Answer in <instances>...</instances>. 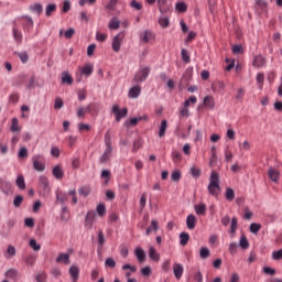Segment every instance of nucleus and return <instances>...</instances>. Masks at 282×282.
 Listing matches in <instances>:
<instances>
[{"label":"nucleus","mask_w":282,"mask_h":282,"mask_svg":"<svg viewBox=\"0 0 282 282\" xmlns=\"http://www.w3.org/2000/svg\"><path fill=\"white\" fill-rule=\"evenodd\" d=\"M207 191L213 195V197H219V194L221 193V186L219 185V174L215 171H212Z\"/></svg>","instance_id":"1"},{"label":"nucleus","mask_w":282,"mask_h":282,"mask_svg":"<svg viewBox=\"0 0 282 282\" xmlns=\"http://www.w3.org/2000/svg\"><path fill=\"white\" fill-rule=\"evenodd\" d=\"M105 152L99 158L100 164H107L111 160V153H113V148L111 147V134H109V132L105 134Z\"/></svg>","instance_id":"2"},{"label":"nucleus","mask_w":282,"mask_h":282,"mask_svg":"<svg viewBox=\"0 0 282 282\" xmlns=\"http://www.w3.org/2000/svg\"><path fill=\"white\" fill-rule=\"evenodd\" d=\"M19 23H21L22 29L24 32L30 33L32 30H34V20L32 17L29 15H22L18 19Z\"/></svg>","instance_id":"3"},{"label":"nucleus","mask_w":282,"mask_h":282,"mask_svg":"<svg viewBox=\"0 0 282 282\" xmlns=\"http://www.w3.org/2000/svg\"><path fill=\"white\" fill-rule=\"evenodd\" d=\"M149 74H151V68L149 66L141 67L139 72L134 75V83H144V80L149 78Z\"/></svg>","instance_id":"4"},{"label":"nucleus","mask_w":282,"mask_h":282,"mask_svg":"<svg viewBox=\"0 0 282 282\" xmlns=\"http://www.w3.org/2000/svg\"><path fill=\"white\" fill-rule=\"evenodd\" d=\"M112 113H115V118L117 122H120L122 118H127L129 110L127 108L120 109L119 105L112 106Z\"/></svg>","instance_id":"5"},{"label":"nucleus","mask_w":282,"mask_h":282,"mask_svg":"<svg viewBox=\"0 0 282 282\" xmlns=\"http://www.w3.org/2000/svg\"><path fill=\"white\" fill-rule=\"evenodd\" d=\"M123 41H124V32L118 33L112 39V50H113V52H116V53L120 52V47L122 46Z\"/></svg>","instance_id":"6"},{"label":"nucleus","mask_w":282,"mask_h":282,"mask_svg":"<svg viewBox=\"0 0 282 282\" xmlns=\"http://www.w3.org/2000/svg\"><path fill=\"white\" fill-rule=\"evenodd\" d=\"M98 107V104H89L87 107H79L77 109L78 118H85V113H91Z\"/></svg>","instance_id":"7"},{"label":"nucleus","mask_w":282,"mask_h":282,"mask_svg":"<svg viewBox=\"0 0 282 282\" xmlns=\"http://www.w3.org/2000/svg\"><path fill=\"white\" fill-rule=\"evenodd\" d=\"M33 169H35V171H39L40 173H42V171H45V164L43 163V155H34L33 156Z\"/></svg>","instance_id":"8"},{"label":"nucleus","mask_w":282,"mask_h":282,"mask_svg":"<svg viewBox=\"0 0 282 282\" xmlns=\"http://www.w3.org/2000/svg\"><path fill=\"white\" fill-rule=\"evenodd\" d=\"M153 39H155V34H153V32L150 30H147L140 34L141 43H151Z\"/></svg>","instance_id":"9"},{"label":"nucleus","mask_w":282,"mask_h":282,"mask_svg":"<svg viewBox=\"0 0 282 282\" xmlns=\"http://www.w3.org/2000/svg\"><path fill=\"white\" fill-rule=\"evenodd\" d=\"M12 32H13V39L15 43H19V44L23 43V33L21 32V30H19L17 22H14L13 24Z\"/></svg>","instance_id":"10"},{"label":"nucleus","mask_w":282,"mask_h":282,"mask_svg":"<svg viewBox=\"0 0 282 282\" xmlns=\"http://www.w3.org/2000/svg\"><path fill=\"white\" fill-rule=\"evenodd\" d=\"M79 74L80 76H85L86 78H89V76L94 74V65L86 64L84 67H79Z\"/></svg>","instance_id":"11"},{"label":"nucleus","mask_w":282,"mask_h":282,"mask_svg":"<svg viewBox=\"0 0 282 282\" xmlns=\"http://www.w3.org/2000/svg\"><path fill=\"white\" fill-rule=\"evenodd\" d=\"M96 219V212H88L85 218V226L89 230L94 227V220Z\"/></svg>","instance_id":"12"},{"label":"nucleus","mask_w":282,"mask_h":282,"mask_svg":"<svg viewBox=\"0 0 282 282\" xmlns=\"http://www.w3.org/2000/svg\"><path fill=\"white\" fill-rule=\"evenodd\" d=\"M268 175L271 182H279L280 177H281V173L279 172V170L274 169V167H270L268 170Z\"/></svg>","instance_id":"13"},{"label":"nucleus","mask_w":282,"mask_h":282,"mask_svg":"<svg viewBox=\"0 0 282 282\" xmlns=\"http://www.w3.org/2000/svg\"><path fill=\"white\" fill-rule=\"evenodd\" d=\"M173 272H174L175 279L180 281L182 279V274H184V267L180 263H174Z\"/></svg>","instance_id":"14"},{"label":"nucleus","mask_w":282,"mask_h":282,"mask_svg":"<svg viewBox=\"0 0 282 282\" xmlns=\"http://www.w3.org/2000/svg\"><path fill=\"white\" fill-rule=\"evenodd\" d=\"M186 226L188 230H195V226H197V218L195 215L191 214L186 218Z\"/></svg>","instance_id":"15"},{"label":"nucleus","mask_w":282,"mask_h":282,"mask_svg":"<svg viewBox=\"0 0 282 282\" xmlns=\"http://www.w3.org/2000/svg\"><path fill=\"white\" fill-rule=\"evenodd\" d=\"M256 6L259 14H265L268 12V2L264 0H257Z\"/></svg>","instance_id":"16"},{"label":"nucleus","mask_w":282,"mask_h":282,"mask_svg":"<svg viewBox=\"0 0 282 282\" xmlns=\"http://www.w3.org/2000/svg\"><path fill=\"white\" fill-rule=\"evenodd\" d=\"M30 12H33V14H36L37 17H41L43 14V4L41 3H34L29 7Z\"/></svg>","instance_id":"17"},{"label":"nucleus","mask_w":282,"mask_h":282,"mask_svg":"<svg viewBox=\"0 0 282 282\" xmlns=\"http://www.w3.org/2000/svg\"><path fill=\"white\" fill-rule=\"evenodd\" d=\"M69 274L73 279L74 282L78 281L79 276H80V269L77 265H72L69 268Z\"/></svg>","instance_id":"18"},{"label":"nucleus","mask_w":282,"mask_h":282,"mask_svg":"<svg viewBox=\"0 0 282 282\" xmlns=\"http://www.w3.org/2000/svg\"><path fill=\"white\" fill-rule=\"evenodd\" d=\"M141 93H142V88L139 85H137L130 88L128 96L129 98L135 99L140 96Z\"/></svg>","instance_id":"19"},{"label":"nucleus","mask_w":282,"mask_h":282,"mask_svg":"<svg viewBox=\"0 0 282 282\" xmlns=\"http://www.w3.org/2000/svg\"><path fill=\"white\" fill-rule=\"evenodd\" d=\"M134 254L140 263H144L147 259V253L144 252V249L138 247L134 251Z\"/></svg>","instance_id":"20"},{"label":"nucleus","mask_w":282,"mask_h":282,"mask_svg":"<svg viewBox=\"0 0 282 282\" xmlns=\"http://www.w3.org/2000/svg\"><path fill=\"white\" fill-rule=\"evenodd\" d=\"M56 263H64L65 265H69V253H59L56 258Z\"/></svg>","instance_id":"21"},{"label":"nucleus","mask_w":282,"mask_h":282,"mask_svg":"<svg viewBox=\"0 0 282 282\" xmlns=\"http://www.w3.org/2000/svg\"><path fill=\"white\" fill-rule=\"evenodd\" d=\"M253 67H265V57L257 55L253 59Z\"/></svg>","instance_id":"22"},{"label":"nucleus","mask_w":282,"mask_h":282,"mask_svg":"<svg viewBox=\"0 0 282 282\" xmlns=\"http://www.w3.org/2000/svg\"><path fill=\"white\" fill-rule=\"evenodd\" d=\"M56 10H58V7L56 6V3H50L46 6L45 8V17H52V14H54V12H56Z\"/></svg>","instance_id":"23"},{"label":"nucleus","mask_w":282,"mask_h":282,"mask_svg":"<svg viewBox=\"0 0 282 282\" xmlns=\"http://www.w3.org/2000/svg\"><path fill=\"white\" fill-rule=\"evenodd\" d=\"M53 175L56 180H63V177H65V172H63V169H61L59 165H56L53 167Z\"/></svg>","instance_id":"24"},{"label":"nucleus","mask_w":282,"mask_h":282,"mask_svg":"<svg viewBox=\"0 0 282 282\" xmlns=\"http://www.w3.org/2000/svg\"><path fill=\"white\" fill-rule=\"evenodd\" d=\"M204 105L207 109H215V98L213 96H206L204 98Z\"/></svg>","instance_id":"25"},{"label":"nucleus","mask_w":282,"mask_h":282,"mask_svg":"<svg viewBox=\"0 0 282 282\" xmlns=\"http://www.w3.org/2000/svg\"><path fill=\"white\" fill-rule=\"evenodd\" d=\"M62 83L65 85H73L74 78L67 72L62 73Z\"/></svg>","instance_id":"26"},{"label":"nucleus","mask_w":282,"mask_h":282,"mask_svg":"<svg viewBox=\"0 0 282 282\" xmlns=\"http://www.w3.org/2000/svg\"><path fill=\"white\" fill-rule=\"evenodd\" d=\"M78 193L82 197H88V195L91 193V187L85 185L78 188Z\"/></svg>","instance_id":"27"},{"label":"nucleus","mask_w":282,"mask_h":282,"mask_svg":"<svg viewBox=\"0 0 282 282\" xmlns=\"http://www.w3.org/2000/svg\"><path fill=\"white\" fill-rule=\"evenodd\" d=\"M149 257L152 259V261H160V253H158L153 247H150L149 249Z\"/></svg>","instance_id":"28"},{"label":"nucleus","mask_w":282,"mask_h":282,"mask_svg":"<svg viewBox=\"0 0 282 282\" xmlns=\"http://www.w3.org/2000/svg\"><path fill=\"white\" fill-rule=\"evenodd\" d=\"M189 239H191V235H188V232H181V235H180L181 246H186L188 243Z\"/></svg>","instance_id":"29"},{"label":"nucleus","mask_w":282,"mask_h":282,"mask_svg":"<svg viewBox=\"0 0 282 282\" xmlns=\"http://www.w3.org/2000/svg\"><path fill=\"white\" fill-rule=\"evenodd\" d=\"M39 182L41 188H43L44 191H47V188H50V181L45 176H40Z\"/></svg>","instance_id":"30"},{"label":"nucleus","mask_w":282,"mask_h":282,"mask_svg":"<svg viewBox=\"0 0 282 282\" xmlns=\"http://www.w3.org/2000/svg\"><path fill=\"white\" fill-rule=\"evenodd\" d=\"M15 184L21 191H25V177L23 175L18 176Z\"/></svg>","instance_id":"31"},{"label":"nucleus","mask_w":282,"mask_h":282,"mask_svg":"<svg viewBox=\"0 0 282 282\" xmlns=\"http://www.w3.org/2000/svg\"><path fill=\"white\" fill-rule=\"evenodd\" d=\"M169 127V123L166 120H163L161 122V127H160V131H159V138H164L165 133H166V129Z\"/></svg>","instance_id":"32"},{"label":"nucleus","mask_w":282,"mask_h":282,"mask_svg":"<svg viewBox=\"0 0 282 282\" xmlns=\"http://www.w3.org/2000/svg\"><path fill=\"white\" fill-rule=\"evenodd\" d=\"M239 246L240 248H242V250H248V248H250V242L248 241V238H246V236L240 237Z\"/></svg>","instance_id":"33"},{"label":"nucleus","mask_w":282,"mask_h":282,"mask_svg":"<svg viewBox=\"0 0 282 282\" xmlns=\"http://www.w3.org/2000/svg\"><path fill=\"white\" fill-rule=\"evenodd\" d=\"M109 30H119L120 29V21L116 18H113L109 24H108Z\"/></svg>","instance_id":"34"},{"label":"nucleus","mask_w":282,"mask_h":282,"mask_svg":"<svg viewBox=\"0 0 282 282\" xmlns=\"http://www.w3.org/2000/svg\"><path fill=\"white\" fill-rule=\"evenodd\" d=\"M151 226L152 227H148L147 230H145V235H148V236L151 235V232H153V230L155 232H158V228H159L158 220H152L151 221Z\"/></svg>","instance_id":"35"},{"label":"nucleus","mask_w":282,"mask_h":282,"mask_svg":"<svg viewBox=\"0 0 282 282\" xmlns=\"http://www.w3.org/2000/svg\"><path fill=\"white\" fill-rule=\"evenodd\" d=\"M149 117L148 116H143V117H135L130 119L129 121H127V124H131L132 127H135V124H138V122H140V120H148Z\"/></svg>","instance_id":"36"},{"label":"nucleus","mask_w":282,"mask_h":282,"mask_svg":"<svg viewBox=\"0 0 282 282\" xmlns=\"http://www.w3.org/2000/svg\"><path fill=\"white\" fill-rule=\"evenodd\" d=\"M6 276L8 279H18L19 276V271L17 269H9L7 272H6Z\"/></svg>","instance_id":"37"},{"label":"nucleus","mask_w":282,"mask_h":282,"mask_svg":"<svg viewBox=\"0 0 282 282\" xmlns=\"http://www.w3.org/2000/svg\"><path fill=\"white\" fill-rule=\"evenodd\" d=\"M225 197L228 202H232L235 199V189L228 187L225 193Z\"/></svg>","instance_id":"38"},{"label":"nucleus","mask_w":282,"mask_h":282,"mask_svg":"<svg viewBox=\"0 0 282 282\" xmlns=\"http://www.w3.org/2000/svg\"><path fill=\"white\" fill-rule=\"evenodd\" d=\"M195 213L196 215H206V205L200 204V205H195Z\"/></svg>","instance_id":"39"},{"label":"nucleus","mask_w":282,"mask_h":282,"mask_svg":"<svg viewBox=\"0 0 282 282\" xmlns=\"http://www.w3.org/2000/svg\"><path fill=\"white\" fill-rule=\"evenodd\" d=\"M181 56L184 63H191V55H188V51H186V48H182Z\"/></svg>","instance_id":"40"},{"label":"nucleus","mask_w":282,"mask_h":282,"mask_svg":"<svg viewBox=\"0 0 282 282\" xmlns=\"http://www.w3.org/2000/svg\"><path fill=\"white\" fill-rule=\"evenodd\" d=\"M191 116V110H188V107L184 106L180 109V118H188Z\"/></svg>","instance_id":"41"},{"label":"nucleus","mask_w":282,"mask_h":282,"mask_svg":"<svg viewBox=\"0 0 282 282\" xmlns=\"http://www.w3.org/2000/svg\"><path fill=\"white\" fill-rule=\"evenodd\" d=\"M11 131H13L14 133L21 131V128H19V119L17 118L12 119Z\"/></svg>","instance_id":"42"},{"label":"nucleus","mask_w":282,"mask_h":282,"mask_svg":"<svg viewBox=\"0 0 282 282\" xmlns=\"http://www.w3.org/2000/svg\"><path fill=\"white\" fill-rule=\"evenodd\" d=\"M57 202H61L62 204H65L67 202V194L63 192H58L56 194Z\"/></svg>","instance_id":"43"},{"label":"nucleus","mask_w":282,"mask_h":282,"mask_svg":"<svg viewBox=\"0 0 282 282\" xmlns=\"http://www.w3.org/2000/svg\"><path fill=\"white\" fill-rule=\"evenodd\" d=\"M72 10V2L69 0H65L63 2L62 12L67 13Z\"/></svg>","instance_id":"44"},{"label":"nucleus","mask_w":282,"mask_h":282,"mask_svg":"<svg viewBox=\"0 0 282 282\" xmlns=\"http://www.w3.org/2000/svg\"><path fill=\"white\" fill-rule=\"evenodd\" d=\"M197 102V97L191 96L188 99L184 101V107H189L191 105H195Z\"/></svg>","instance_id":"45"},{"label":"nucleus","mask_w":282,"mask_h":282,"mask_svg":"<svg viewBox=\"0 0 282 282\" xmlns=\"http://www.w3.org/2000/svg\"><path fill=\"white\" fill-rule=\"evenodd\" d=\"M171 177H172L173 182H180L182 180V172L176 170V171L172 172Z\"/></svg>","instance_id":"46"},{"label":"nucleus","mask_w":282,"mask_h":282,"mask_svg":"<svg viewBox=\"0 0 282 282\" xmlns=\"http://www.w3.org/2000/svg\"><path fill=\"white\" fill-rule=\"evenodd\" d=\"M29 246L35 252H39V250H41V245H37L35 239H31L30 242H29Z\"/></svg>","instance_id":"47"},{"label":"nucleus","mask_w":282,"mask_h":282,"mask_svg":"<svg viewBox=\"0 0 282 282\" xmlns=\"http://www.w3.org/2000/svg\"><path fill=\"white\" fill-rule=\"evenodd\" d=\"M97 214L99 217H105L107 215V209L105 208V205L100 204L97 206Z\"/></svg>","instance_id":"48"},{"label":"nucleus","mask_w":282,"mask_h":282,"mask_svg":"<svg viewBox=\"0 0 282 282\" xmlns=\"http://www.w3.org/2000/svg\"><path fill=\"white\" fill-rule=\"evenodd\" d=\"M19 98H20L19 93H12L9 96V102H13V105H17V102H19Z\"/></svg>","instance_id":"49"},{"label":"nucleus","mask_w":282,"mask_h":282,"mask_svg":"<svg viewBox=\"0 0 282 282\" xmlns=\"http://www.w3.org/2000/svg\"><path fill=\"white\" fill-rule=\"evenodd\" d=\"M208 257H210V250H208L206 247H203L200 249V259H208Z\"/></svg>","instance_id":"50"},{"label":"nucleus","mask_w":282,"mask_h":282,"mask_svg":"<svg viewBox=\"0 0 282 282\" xmlns=\"http://www.w3.org/2000/svg\"><path fill=\"white\" fill-rule=\"evenodd\" d=\"M259 230H261V225L253 223L250 225V232H252L253 235H257V232H259Z\"/></svg>","instance_id":"51"},{"label":"nucleus","mask_w":282,"mask_h":282,"mask_svg":"<svg viewBox=\"0 0 282 282\" xmlns=\"http://www.w3.org/2000/svg\"><path fill=\"white\" fill-rule=\"evenodd\" d=\"M18 158H20L21 160H25V158H28V148H21L18 153Z\"/></svg>","instance_id":"52"},{"label":"nucleus","mask_w":282,"mask_h":282,"mask_svg":"<svg viewBox=\"0 0 282 282\" xmlns=\"http://www.w3.org/2000/svg\"><path fill=\"white\" fill-rule=\"evenodd\" d=\"M21 204H23V196H21V195L15 196L13 199V206L15 208H19V206H21Z\"/></svg>","instance_id":"53"},{"label":"nucleus","mask_w":282,"mask_h":282,"mask_svg":"<svg viewBox=\"0 0 282 282\" xmlns=\"http://www.w3.org/2000/svg\"><path fill=\"white\" fill-rule=\"evenodd\" d=\"M272 259H273V261H281V259H282V249H280L278 251H273L272 252Z\"/></svg>","instance_id":"54"},{"label":"nucleus","mask_w":282,"mask_h":282,"mask_svg":"<svg viewBox=\"0 0 282 282\" xmlns=\"http://www.w3.org/2000/svg\"><path fill=\"white\" fill-rule=\"evenodd\" d=\"M176 10L178 12H186V10H188V7L184 2H177L176 3Z\"/></svg>","instance_id":"55"},{"label":"nucleus","mask_w":282,"mask_h":282,"mask_svg":"<svg viewBox=\"0 0 282 282\" xmlns=\"http://www.w3.org/2000/svg\"><path fill=\"white\" fill-rule=\"evenodd\" d=\"M105 265L106 268H116V260H113V258H107L105 261Z\"/></svg>","instance_id":"56"},{"label":"nucleus","mask_w":282,"mask_h":282,"mask_svg":"<svg viewBox=\"0 0 282 282\" xmlns=\"http://www.w3.org/2000/svg\"><path fill=\"white\" fill-rule=\"evenodd\" d=\"M172 160H173V162H175V164H177V162L182 161V153L174 151L172 153Z\"/></svg>","instance_id":"57"},{"label":"nucleus","mask_w":282,"mask_h":282,"mask_svg":"<svg viewBox=\"0 0 282 282\" xmlns=\"http://www.w3.org/2000/svg\"><path fill=\"white\" fill-rule=\"evenodd\" d=\"M98 245L100 246V248L105 246V234L102 232V230L98 231Z\"/></svg>","instance_id":"58"},{"label":"nucleus","mask_w":282,"mask_h":282,"mask_svg":"<svg viewBox=\"0 0 282 282\" xmlns=\"http://www.w3.org/2000/svg\"><path fill=\"white\" fill-rule=\"evenodd\" d=\"M62 221H69V212H67V207L62 209Z\"/></svg>","instance_id":"59"},{"label":"nucleus","mask_w":282,"mask_h":282,"mask_svg":"<svg viewBox=\"0 0 282 282\" xmlns=\"http://www.w3.org/2000/svg\"><path fill=\"white\" fill-rule=\"evenodd\" d=\"M191 174L193 177H199L202 175V170L193 166L191 167Z\"/></svg>","instance_id":"60"},{"label":"nucleus","mask_w":282,"mask_h":282,"mask_svg":"<svg viewBox=\"0 0 282 282\" xmlns=\"http://www.w3.org/2000/svg\"><path fill=\"white\" fill-rule=\"evenodd\" d=\"M63 99L61 97H57L55 99L54 109H63Z\"/></svg>","instance_id":"61"},{"label":"nucleus","mask_w":282,"mask_h":282,"mask_svg":"<svg viewBox=\"0 0 282 282\" xmlns=\"http://www.w3.org/2000/svg\"><path fill=\"white\" fill-rule=\"evenodd\" d=\"M130 8H133L134 10H142V3L137 2L135 0H132L130 2Z\"/></svg>","instance_id":"62"},{"label":"nucleus","mask_w":282,"mask_h":282,"mask_svg":"<svg viewBox=\"0 0 282 282\" xmlns=\"http://www.w3.org/2000/svg\"><path fill=\"white\" fill-rule=\"evenodd\" d=\"M159 23H160V26L161 28H169V18H161L160 20H159Z\"/></svg>","instance_id":"63"},{"label":"nucleus","mask_w":282,"mask_h":282,"mask_svg":"<svg viewBox=\"0 0 282 282\" xmlns=\"http://www.w3.org/2000/svg\"><path fill=\"white\" fill-rule=\"evenodd\" d=\"M45 279H47V275L45 274V272H41L36 275L37 282H45Z\"/></svg>","instance_id":"64"}]
</instances>
